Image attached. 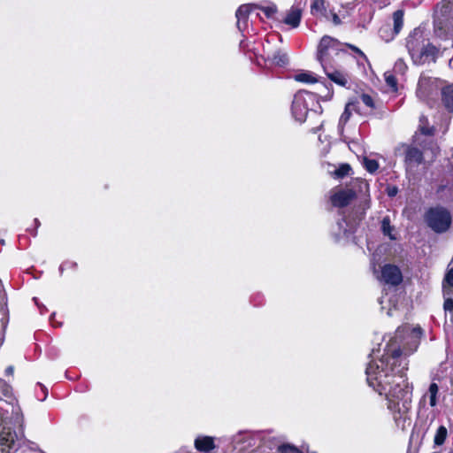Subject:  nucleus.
<instances>
[{"mask_svg":"<svg viewBox=\"0 0 453 453\" xmlns=\"http://www.w3.org/2000/svg\"><path fill=\"white\" fill-rule=\"evenodd\" d=\"M422 334L419 326L411 328L404 325L397 327L395 336L383 348L379 344L372 349L365 369L369 387L385 395L387 407L395 425L402 429L410 419L412 397V388L405 376L407 356L417 350Z\"/></svg>","mask_w":453,"mask_h":453,"instance_id":"f257e3e1","label":"nucleus"},{"mask_svg":"<svg viewBox=\"0 0 453 453\" xmlns=\"http://www.w3.org/2000/svg\"><path fill=\"white\" fill-rule=\"evenodd\" d=\"M256 11H260L263 12L264 16H261L258 12H257V16L262 23H265V18L267 19L272 23H269L270 26L279 25V20H281V14L280 13L276 4L269 0H263L259 3H249L242 4L236 11L235 16L237 19V28H241V26L247 28L248 25V17L250 13H253Z\"/></svg>","mask_w":453,"mask_h":453,"instance_id":"f03ea898","label":"nucleus"},{"mask_svg":"<svg viewBox=\"0 0 453 453\" xmlns=\"http://www.w3.org/2000/svg\"><path fill=\"white\" fill-rule=\"evenodd\" d=\"M345 48L351 49L355 53L367 61L366 56L357 47L340 42L338 39L329 35H324L318 45L316 58L319 64L335 62L334 57L345 51Z\"/></svg>","mask_w":453,"mask_h":453,"instance_id":"7ed1b4c3","label":"nucleus"},{"mask_svg":"<svg viewBox=\"0 0 453 453\" xmlns=\"http://www.w3.org/2000/svg\"><path fill=\"white\" fill-rule=\"evenodd\" d=\"M319 110H321V106L315 94L300 90L294 96L291 111L296 121L304 122L310 111L317 112Z\"/></svg>","mask_w":453,"mask_h":453,"instance_id":"20e7f679","label":"nucleus"},{"mask_svg":"<svg viewBox=\"0 0 453 453\" xmlns=\"http://www.w3.org/2000/svg\"><path fill=\"white\" fill-rule=\"evenodd\" d=\"M424 219L429 228L434 233L447 232L451 226V214L442 206L431 207L425 212Z\"/></svg>","mask_w":453,"mask_h":453,"instance_id":"39448f33","label":"nucleus"},{"mask_svg":"<svg viewBox=\"0 0 453 453\" xmlns=\"http://www.w3.org/2000/svg\"><path fill=\"white\" fill-rule=\"evenodd\" d=\"M396 151L403 154L406 175L411 178L416 168L424 162L423 152L419 149L408 144H401L397 147Z\"/></svg>","mask_w":453,"mask_h":453,"instance_id":"423d86ee","label":"nucleus"},{"mask_svg":"<svg viewBox=\"0 0 453 453\" xmlns=\"http://www.w3.org/2000/svg\"><path fill=\"white\" fill-rule=\"evenodd\" d=\"M341 214L342 215V218L336 222L331 230L332 235L335 242H340L342 239L348 237L349 234L353 233L357 221L361 219V218H358L347 220L344 215V211H342Z\"/></svg>","mask_w":453,"mask_h":453,"instance_id":"0eeeda50","label":"nucleus"},{"mask_svg":"<svg viewBox=\"0 0 453 453\" xmlns=\"http://www.w3.org/2000/svg\"><path fill=\"white\" fill-rule=\"evenodd\" d=\"M327 78L338 86L346 88L349 76L347 72L340 69L336 62L320 64Z\"/></svg>","mask_w":453,"mask_h":453,"instance_id":"6e6552de","label":"nucleus"},{"mask_svg":"<svg viewBox=\"0 0 453 453\" xmlns=\"http://www.w3.org/2000/svg\"><path fill=\"white\" fill-rule=\"evenodd\" d=\"M258 434L252 431H240L232 437L231 443L233 448L244 451L256 445Z\"/></svg>","mask_w":453,"mask_h":453,"instance_id":"1a4fd4ad","label":"nucleus"},{"mask_svg":"<svg viewBox=\"0 0 453 453\" xmlns=\"http://www.w3.org/2000/svg\"><path fill=\"white\" fill-rule=\"evenodd\" d=\"M426 42L423 30H413L410 33L406 40V48L412 60L417 58Z\"/></svg>","mask_w":453,"mask_h":453,"instance_id":"9d476101","label":"nucleus"},{"mask_svg":"<svg viewBox=\"0 0 453 453\" xmlns=\"http://www.w3.org/2000/svg\"><path fill=\"white\" fill-rule=\"evenodd\" d=\"M379 279L385 284L397 286L402 282L403 276L400 269L396 265L388 264L381 268V273Z\"/></svg>","mask_w":453,"mask_h":453,"instance_id":"9b49d317","label":"nucleus"},{"mask_svg":"<svg viewBox=\"0 0 453 453\" xmlns=\"http://www.w3.org/2000/svg\"><path fill=\"white\" fill-rule=\"evenodd\" d=\"M356 197V192L350 188H341L331 195L330 200L334 206L343 208Z\"/></svg>","mask_w":453,"mask_h":453,"instance_id":"f8f14e48","label":"nucleus"},{"mask_svg":"<svg viewBox=\"0 0 453 453\" xmlns=\"http://www.w3.org/2000/svg\"><path fill=\"white\" fill-rule=\"evenodd\" d=\"M439 52V49L430 43L428 41L425 42L422 49L417 55V58L413 59L415 64H424L426 62H434Z\"/></svg>","mask_w":453,"mask_h":453,"instance_id":"ddd939ff","label":"nucleus"},{"mask_svg":"<svg viewBox=\"0 0 453 453\" xmlns=\"http://www.w3.org/2000/svg\"><path fill=\"white\" fill-rule=\"evenodd\" d=\"M301 18L302 11L296 6H292L285 16L281 14V20H279V25L284 23L295 28L299 26Z\"/></svg>","mask_w":453,"mask_h":453,"instance_id":"4468645a","label":"nucleus"},{"mask_svg":"<svg viewBox=\"0 0 453 453\" xmlns=\"http://www.w3.org/2000/svg\"><path fill=\"white\" fill-rule=\"evenodd\" d=\"M194 446L196 450L203 453H211L216 448L214 437L208 435H199L195 439Z\"/></svg>","mask_w":453,"mask_h":453,"instance_id":"2eb2a0df","label":"nucleus"},{"mask_svg":"<svg viewBox=\"0 0 453 453\" xmlns=\"http://www.w3.org/2000/svg\"><path fill=\"white\" fill-rule=\"evenodd\" d=\"M355 108V103L349 102L346 104L345 109L343 112L342 113L339 122H338V133L342 140L345 141V137L343 134L344 127L347 124V122L349 120L351 117V111Z\"/></svg>","mask_w":453,"mask_h":453,"instance_id":"dca6fc26","label":"nucleus"},{"mask_svg":"<svg viewBox=\"0 0 453 453\" xmlns=\"http://www.w3.org/2000/svg\"><path fill=\"white\" fill-rule=\"evenodd\" d=\"M17 440V434L10 428L4 427L0 431V446L12 449Z\"/></svg>","mask_w":453,"mask_h":453,"instance_id":"f3484780","label":"nucleus"},{"mask_svg":"<svg viewBox=\"0 0 453 453\" xmlns=\"http://www.w3.org/2000/svg\"><path fill=\"white\" fill-rule=\"evenodd\" d=\"M441 102L448 111L453 112V84L441 88Z\"/></svg>","mask_w":453,"mask_h":453,"instance_id":"a211bd4d","label":"nucleus"},{"mask_svg":"<svg viewBox=\"0 0 453 453\" xmlns=\"http://www.w3.org/2000/svg\"><path fill=\"white\" fill-rule=\"evenodd\" d=\"M449 12V8L446 4H437L434 12V28H442L441 17L445 16Z\"/></svg>","mask_w":453,"mask_h":453,"instance_id":"6ab92c4d","label":"nucleus"},{"mask_svg":"<svg viewBox=\"0 0 453 453\" xmlns=\"http://www.w3.org/2000/svg\"><path fill=\"white\" fill-rule=\"evenodd\" d=\"M453 268L449 269L442 281L443 296L453 295Z\"/></svg>","mask_w":453,"mask_h":453,"instance_id":"aec40b11","label":"nucleus"},{"mask_svg":"<svg viewBox=\"0 0 453 453\" xmlns=\"http://www.w3.org/2000/svg\"><path fill=\"white\" fill-rule=\"evenodd\" d=\"M430 83V78L420 76L418 82V88H417V96L420 99H426L428 96V92L426 91V88Z\"/></svg>","mask_w":453,"mask_h":453,"instance_id":"412c9836","label":"nucleus"},{"mask_svg":"<svg viewBox=\"0 0 453 453\" xmlns=\"http://www.w3.org/2000/svg\"><path fill=\"white\" fill-rule=\"evenodd\" d=\"M381 231L384 235L389 237L390 240H396L395 235L393 234L395 227L391 226V220L389 216H386L381 220Z\"/></svg>","mask_w":453,"mask_h":453,"instance_id":"4be33fe9","label":"nucleus"},{"mask_svg":"<svg viewBox=\"0 0 453 453\" xmlns=\"http://www.w3.org/2000/svg\"><path fill=\"white\" fill-rule=\"evenodd\" d=\"M295 80L303 83H316L319 81L318 76L311 72H303L295 75Z\"/></svg>","mask_w":453,"mask_h":453,"instance_id":"5701e85b","label":"nucleus"},{"mask_svg":"<svg viewBox=\"0 0 453 453\" xmlns=\"http://www.w3.org/2000/svg\"><path fill=\"white\" fill-rule=\"evenodd\" d=\"M439 392V387L435 382H432L429 386L428 391L426 395L429 397V404L434 407L437 404V395Z\"/></svg>","mask_w":453,"mask_h":453,"instance_id":"b1692460","label":"nucleus"},{"mask_svg":"<svg viewBox=\"0 0 453 453\" xmlns=\"http://www.w3.org/2000/svg\"><path fill=\"white\" fill-rule=\"evenodd\" d=\"M447 435H448L447 428L444 426H439V428L437 429L435 435H434V444L436 446L442 445L446 441Z\"/></svg>","mask_w":453,"mask_h":453,"instance_id":"393cba45","label":"nucleus"},{"mask_svg":"<svg viewBox=\"0 0 453 453\" xmlns=\"http://www.w3.org/2000/svg\"><path fill=\"white\" fill-rule=\"evenodd\" d=\"M418 130L425 135H432L434 134V127H428V119L425 116L419 118Z\"/></svg>","mask_w":453,"mask_h":453,"instance_id":"a878e982","label":"nucleus"},{"mask_svg":"<svg viewBox=\"0 0 453 453\" xmlns=\"http://www.w3.org/2000/svg\"><path fill=\"white\" fill-rule=\"evenodd\" d=\"M279 453H303L297 447L289 443H282L278 446Z\"/></svg>","mask_w":453,"mask_h":453,"instance_id":"bb28decb","label":"nucleus"},{"mask_svg":"<svg viewBox=\"0 0 453 453\" xmlns=\"http://www.w3.org/2000/svg\"><path fill=\"white\" fill-rule=\"evenodd\" d=\"M363 164L366 171L369 172L370 173H375L379 168V163L375 159L365 157Z\"/></svg>","mask_w":453,"mask_h":453,"instance_id":"cd10ccee","label":"nucleus"},{"mask_svg":"<svg viewBox=\"0 0 453 453\" xmlns=\"http://www.w3.org/2000/svg\"><path fill=\"white\" fill-rule=\"evenodd\" d=\"M399 31L400 30H380V36L384 42H389L395 39Z\"/></svg>","mask_w":453,"mask_h":453,"instance_id":"c85d7f7f","label":"nucleus"},{"mask_svg":"<svg viewBox=\"0 0 453 453\" xmlns=\"http://www.w3.org/2000/svg\"><path fill=\"white\" fill-rule=\"evenodd\" d=\"M403 11L397 10L393 13L394 28H402L403 26Z\"/></svg>","mask_w":453,"mask_h":453,"instance_id":"c756f323","label":"nucleus"},{"mask_svg":"<svg viewBox=\"0 0 453 453\" xmlns=\"http://www.w3.org/2000/svg\"><path fill=\"white\" fill-rule=\"evenodd\" d=\"M407 69L408 66L402 58L397 59L393 67L394 73L400 75H403L406 73Z\"/></svg>","mask_w":453,"mask_h":453,"instance_id":"7c9ffc66","label":"nucleus"},{"mask_svg":"<svg viewBox=\"0 0 453 453\" xmlns=\"http://www.w3.org/2000/svg\"><path fill=\"white\" fill-rule=\"evenodd\" d=\"M385 81L387 85L393 90H397V81L395 77V75L389 72L385 73Z\"/></svg>","mask_w":453,"mask_h":453,"instance_id":"2f4dec72","label":"nucleus"},{"mask_svg":"<svg viewBox=\"0 0 453 453\" xmlns=\"http://www.w3.org/2000/svg\"><path fill=\"white\" fill-rule=\"evenodd\" d=\"M272 62L278 66H284L288 64V57L286 54L277 53L273 56Z\"/></svg>","mask_w":453,"mask_h":453,"instance_id":"473e14b6","label":"nucleus"},{"mask_svg":"<svg viewBox=\"0 0 453 453\" xmlns=\"http://www.w3.org/2000/svg\"><path fill=\"white\" fill-rule=\"evenodd\" d=\"M350 171L351 167L348 164H344L334 171V176L336 178H343L347 176Z\"/></svg>","mask_w":453,"mask_h":453,"instance_id":"72a5a7b5","label":"nucleus"},{"mask_svg":"<svg viewBox=\"0 0 453 453\" xmlns=\"http://www.w3.org/2000/svg\"><path fill=\"white\" fill-rule=\"evenodd\" d=\"M359 98H360V101L368 108H370V109L375 108L374 101L370 95L362 94Z\"/></svg>","mask_w":453,"mask_h":453,"instance_id":"f704fd0d","label":"nucleus"},{"mask_svg":"<svg viewBox=\"0 0 453 453\" xmlns=\"http://www.w3.org/2000/svg\"><path fill=\"white\" fill-rule=\"evenodd\" d=\"M443 309L445 311H453V298L451 296H444Z\"/></svg>","mask_w":453,"mask_h":453,"instance_id":"c9c22d12","label":"nucleus"},{"mask_svg":"<svg viewBox=\"0 0 453 453\" xmlns=\"http://www.w3.org/2000/svg\"><path fill=\"white\" fill-rule=\"evenodd\" d=\"M76 266L77 264L75 262L66 261L60 265L59 270L62 273L65 269H75Z\"/></svg>","mask_w":453,"mask_h":453,"instance_id":"e433bc0d","label":"nucleus"},{"mask_svg":"<svg viewBox=\"0 0 453 453\" xmlns=\"http://www.w3.org/2000/svg\"><path fill=\"white\" fill-rule=\"evenodd\" d=\"M40 388H41V395H37V397L41 400V401H44L48 395V389L45 386L42 385V384H38Z\"/></svg>","mask_w":453,"mask_h":453,"instance_id":"4c0bfd02","label":"nucleus"},{"mask_svg":"<svg viewBox=\"0 0 453 453\" xmlns=\"http://www.w3.org/2000/svg\"><path fill=\"white\" fill-rule=\"evenodd\" d=\"M398 193V188L396 187H388V189H387V194L388 196L390 197H394L397 195Z\"/></svg>","mask_w":453,"mask_h":453,"instance_id":"58836bf2","label":"nucleus"},{"mask_svg":"<svg viewBox=\"0 0 453 453\" xmlns=\"http://www.w3.org/2000/svg\"><path fill=\"white\" fill-rule=\"evenodd\" d=\"M34 223H35V229L34 230L28 229V231L31 233V234L34 237H35L37 235V228L40 226L41 223L38 219H35Z\"/></svg>","mask_w":453,"mask_h":453,"instance_id":"ea45409f","label":"nucleus"},{"mask_svg":"<svg viewBox=\"0 0 453 453\" xmlns=\"http://www.w3.org/2000/svg\"><path fill=\"white\" fill-rule=\"evenodd\" d=\"M263 301H264V297L262 296H254L253 299H252V303L254 305H260L263 303Z\"/></svg>","mask_w":453,"mask_h":453,"instance_id":"a19ab883","label":"nucleus"},{"mask_svg":"<svg viewBox=\"0 0 453 453\" xmlns=\"http://www.w3.org/2000/svg\"><path fill=\"white\" fill-rule=\"evenodd\" d=\"M14 372L13 366L10 365L5 369V374L6 375H12Z\"/></svg>","mask_w":453,"mask_h":453,"instance_id":"79ce46f5","label":"nucleus"},{"mask_svg":"<svg viewBox=\"0 0 453 453\" xmlns=\"http://www.w3.org/2000/svg\"><path fill=\"white\" fill-rule=\"evenodd\" d=\"M34 301H35V303L38 305V307H39V309H40V311H41V313L42 314V313L44 312V311H46V308H45L43 305L40 306V305L38 304V303H37V298H36V297H34Z\"/></svg>","mask_w":453,"mask_h":453,"instance_id":"37998d69","label":"nucleus"},{"mask_svg":"<svg viewBox=\"0 0 453 453\" xmlns=\"http://www.w3.org/2000/svg\"><path fill=\"white\" fill-rule=\"evenodd\" d=\"M394 310H395V305H394V307H393V308H389V309H388V311H387V314H388L389 317L393 316V315H394V312H393V311H394Z\"/></svg>","mask_w":453,"mask_h":453,"instance_id":"c03bdc74","label":"nucleus"},{"mask_svg":"<svg viewBox=\"0 0 453 453\" xmlns=\"http://www.w3.org/2000/svg\"><path fill=\"white\" fill-rule=\"evenodd\" d=\"M334 22L335 25H339L340 24V19L337 15H334Z\"/></svg>","mask_w":453,"mask_h":453,"instance_id":"a18cd8bd","label":"nucleus"},{"mask_svg":"<svg viewBox=\"0 0 453 453\" xmlns=\"http://www.w3.org/2000/svg\"><path fill=\"white\" fill-rule=\"evenodd\" d=\"M269 36L272 37V38H274L276 36L279 37V35L277 33H272V34L269 35Z\"/></svg>","mask_w":453,"mask_h":453,"instance_id":"49530a36","label":"nucleus"},{"mask_svg":"<svg viewBox=\"0 0 453 453\" xmlns=\"http://www.w3.org/2000/svg\"><path fill=\"white\" fill-rule=\"evenodd\" d=\"M240 46H241L242 48H245V47H246V44H245L244 41H241V42H240Z\"/></svg>","mask_w":453,"mask_h":453,"instance_id":"de8ad7c7","label":"nucleus"},{"mask_svg":"<svg viewBox=\"0 0 453 453\" xmlns=\"http://www.w3.org/2000/svg\"><path fill=\"white\" fill-rule=\"evenodd\" d=\"M383 298H384V297H381V298L379 300V302H380V304H382V303H384Z\"/></svg>","mask_w":453,"mask_h":453,"instance_id":"09e8293b","label":"nucleus"},{"mask_svg":"<svg viewBox=\"0 0 453 453\" xmlns=\"http://www.w3.org/2000/svg\"><path fill=\"white\" fill-rule=\"evenodd\" d=\"M311 453H317V452L313 451V452H311Z\"/></svg>","mask_w":453,"mask_h":453,"instance_id":"8fccbe9b","label":"nucleus"},{"mask_svg":"<svg viewBox=\"0 0 453 453\" xmlns=\"http://www.w3.org/2000/svg\"><path fill=\"white\" fill-rule=\"evenodd\" d=\"M450 453H453V452H450Z\"/></svg>","mask_w":453,"mask_h":453,"instance_id":"3c124183","label":"nucleus"}]
</instances>
